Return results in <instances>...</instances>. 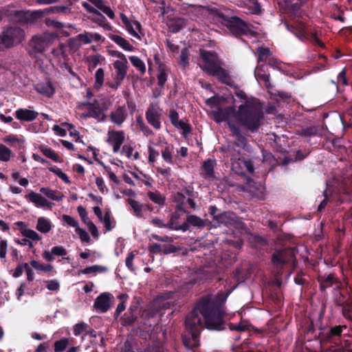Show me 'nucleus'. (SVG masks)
I'll return each mask as SVG.
<instances>
[{
	"label": "nucleus",
	"instance_id": "obj_39",
	"mask_svg": "<svg viewBox=\"0 0 352 352\" xmlns=\"http://www.w3.org/2000/svg\"><path fill=\"white\" fill-rule=\"evenodd\" d=\"M101 222L104 223L107 231H110L116 226V221L109 211L105 212Z\"/></svg>",
	"mask_w": 352,
	"mask_h": 352
},
{
	"label": "nucleus",
	"instance_id": "obj_54",
	"mask_svg": "<svg viewBox=\"0 0 352 352\" xmlns=\"http://www.w3.org/2000/svg\"><path fill=\"white\" fill-rule=\"evenodd\" d=\"M77 211H78L82 221L84 222V223L87 225V224H89V223L91 222V221H90L88 217L87 212L84 207H82L81 206H78L77 208Z\"/></svg>",
	"mask_w": 352,
	"mask_h": 352
},
{
	"label": "nucleus",
	"instance_id": "obj_51",
	"mask_svg": "<svg viewBox=\"0 0 352 352\" xmlns=\"http://www.w3.org/2000/svg\"><path fill=\"white\" fill-rule=\"evenodd\" d=\"M258 54V60L261 62L266 61L267 57L270 55V50L267 47H260L257 50Z\"/></svg>",
	"mask_w": 352,
	"mask_h": 352
},
{
	"label": "nucleus",
	"instance_id": "obj_2",
	"mask_svg": "<svg viewBox=\"0 0 352 352\" xmlns=\"http://www.w3.org/2000/svg\"><path fill=\"white\" fill-rule=\"evenodd\" d=\"M212 114L217 122L237 123L252 132L259 128L263 118L262 107L258 100H247L237 110L233 107L219 108Z\"/></svg>",
	"mask_w": 352,
	"mask_h": 352
},
{
	"label": "nucleus",
	"instance_id": "obj_37",
	"mask_svg": "<svg viewBox=\"0 0 352 352\" xmlns=\"http://www.w3.org/2000/svg\"><path fill=\"white\" fill-rule=\"evenodd\" d=\"M173 146L170 144H166L164 150L162 151V156L163 160L169 164H173Z\"/></svg>",
	"mask_w": 352,
	"mask_h": 352
},
{
	"label": "nucleus",
	"instance_id": "obj_36",
	"mask_svg": "<svg viewBox=\"0 0 352 352\" xmlns=\"http://www.w3.org/2000/svg\"><path fill=\"white\" fill-rule=\"evenodd\" d=\"M30 264L34 270L39 272H50L54 269L53 265L44 264L36 260L31 261Z\"/></svg>",
	"mask_w": 352,
	"mask_h": 352
},
{
	"label": "nucleus",
	"instance_id": "obj_64",
	"mask_svg": "<svg viewBox=\"0 0 352 352\" xmlns=\"http://www.w3.org/2000/svg\"><path fill=\"white\" fill-rule=\"evenodd\" d=\"M342 313L345 318L352 319V306H344L342 309Z\"/></svg>",
	"mask_w": 352,
	"mask_h": 352
},
{
	"label": "nucleus",
	"instance_id": "obj_35",
	"mask_svg": "<svg viewBox=\"0 0 352 352\" xmlns=\"http://www.w3.org/2000/svg\"><path fill=\"white\" fill-rule=\"evenodd\" d=\"M21 234L31 241L36 243L42 239V236L35 230L32 229H23L21 230Z\"/></svg>",
	"mask_w": 352,
	"mask_h": 352
},
{
	"label": "nucleus",
	"instance_id": "obj_55",
	"mask_svg": "<svg viewBox=\"0 0 352 352\" xmlns=\"http://www.w3.org/2000/svg\"><path fill=\"white\" fill-rule=\"evenodd\" d=\"M51 171L53 172L57 177H58L60 179L64 181L67 184H70V180L67 175L64 173L61 169L58 168H52Z\"/></svg>",
	"mask_w": 352,
	"mask_h": 352
},
{
	"label": "nucleus",
	"instance_id": "obj_43",
	"mask_svg": "<svg viewBox=\"0 0 352 352\" xmlns=\"http://www.w3.org/2000/svg\"><path fill=\"white\" fill-rule=\"evenodd\" d=\"M168 71L162 66H160L157 74V84L160 87H163L167 80Z\"/></svg>",
	"mask_w": 352,
	"mask_h": 352
},
{
	"label": "nucleus",
	"instance_id": "obj_56",
	"mask_svg": "<svg viewBox=\"0 0 352 352\" xmlns=\"http://www.w3.org/2000/svg\"><path fill=\"white\" fill-rule=\"evenodd\" d=\"M82 6L89 12L92 13L98 17L102 18L103 19H104V16L98 10L93 8L88 3L84 2L82 3Z\"/></svg>",
	"mask_w": 352,
	"mask_h": 352
},
{
	"label": "nucleus",
	"instance_id": "obj_47",
	"mask_svg": "<svg viewBox=\"0 0 352 352\" xmlns=\"http://www.w3.org/2000/svg\"><path fill=\"white\" fill-rule=\"evenodd\" d=\"M40 150L46 157L53 160L54 162L59 161L58 155L50 148L46 146H41Z\"/></svg>",
	"mask_w": 352,
	"mask_h": 352
},
{
	"label": "nucleus",
	"instance_id": "obj_17",
	"mask_svg": "<svg viewBox=\"0 0 352 352\" xmlns=\"http://www.w3.org/2000/svg\"><path fill=\"white\" fill-rule=\"evenodd\" d=\"M111 121L118 125L121 126L126 120L127 111L124 107H119L115 111L110 113Z\"/></svg>",
	"mask_w": 352,
	"mask_h": 352
},
{
	"label": "nucleus",
	"instance_id": "obj_32",
	"mask_svg": "<svg viewBox=\"0 0 352 352\" xmlns=\"http://www.w3.org/2000/svg\"><path fill=\"white\" fill-rule=\"evenodd\" d=\"M184 224H187L188 227L190 225L194 227L203 228L206 225V221L196 215L191 214L187 216L186 221Z\"/></svg>",
	"mask_w": 352,
	"mask_h": 352
},
{
	"label": "nucleus",
	"instance_id": "obj_12",
	"mask_svg": "<svg viewBox=\"0 0 352 352\" xmlns=\"http://www.w3.org/2000/svg\"><path fill=\"white\" fill-rule=\"evenodd\" d=\"M226 25L234 34H246L250 32V25L237 17L225 20Z\"/></svg>",
	"mask_w": 352,
	"mask_h": 352
},
{
	"label": "nucleus",
	"instance_id": "obj_46",
	"mask_svg": "<svg viewBox=\"0 0 352 352\" xmlns=\"http://www.w3.org/2000/svg\"><path fill=\"white\" fill-rule=\"evenodd\" d=\"M137 125L140 130L146 136L153 135V131L145 124L141 116H138L136 118Z\"/></svg>",
	"mask_w": 352,
	"mask_h": 352
},
{
	"label": "nucleus",
	"instance_id": "obj_11",
	"mask_svg": "<svg viewBox=\"0 0 352 352\" xmlns=\"http://www.w3.org/2000/svg\"><path fill=\"white\" fill-rule=\"evenodd\" d=\"M79 108L87 110V112L82 113L79 115L80 118H85L88 117L94 118L98 122L103 121L105 116L103 113L104 109L99 106V104L96 101L94 103L82 104Z\"/></svg>",
	"mask_w": 352,
	"mask_h": 352
},
{
	"label": "nucleus",
	"instance_id": "obj_45",
	"mask_svg": "<svg viewBox=\"0 0 352 352\" xmlns=\"http://www.w3.org/2000/svg\"><path fill=\"white\" fill-rule=\"evenodd\" d=\"M235 215L230 212H224L218 217V221L226 225H230L234 221Z\"/></svg>",
	"mask_w": 352,
	"mask_h": 352
},
{
	"label": "nucleus",
	"instance_id": "obj_10",
	"mask_svg": "<svg viewBox=\"0 0 352 352\" xmlns=\"http://www.w3.org/2000/svg\"><path fill=\"white\" fill-rule=\"evenodd\" d=\"M120 18L127 32L138 41H141L144 33L141 24L137 21H131L124 14H120Z\"/></svg>",
	"mask_w": 352,
	"mask_h": 352
},
{
	"label": "nucleus",
	"instance_id": "obj_16",
	"mask_svg": "<svg viewBox=\"0 0 352 352\" xmlns=\"http://www.w3.org/2000/svg\"><path fill=\"white\" fill-rule=\"evenodd\" d=\"M76 40L83 44H89L94 41H103L104 38L98 33L85 32L77 35Z\"/></svg>",
	"mask_w": 352,
	"mask_h": 352
},
{
	"label": "nucleus",
	"instance_id": "obj_63",
	"mask_svg": "<svg viewBox=\"0 0 352 352\" xmlns=\"http://www.w3.org/2000/svg\"><path fill=\"white\" fill-rule=\"evenodd\" d=\"M170 120L173 126H175L181 120H179V114L174 110H171L169 115Z\"/></svg>",
	"mask_w": 352,
	"mask_h": 352
},
{
	"label": "nucleus",
	"instance_id": "obj_42",
	"mask_svg": "<svg viewBox=\"0 0 352 352\" xmlns=\"http://www.w3.org/2000/svg\"><path fill=\"white\" fill-rule=\"evenodd\" d=\"M3 141L11 146H20L24 143L23 138H19L17 135L13 134L6 136L3 139Z\"/></svg>",
	"mask_w": 352,
	"mask_h": 352
},
{
	"label": "nucleus",
	"instance_id": "obj_25",
	"mask_svg": "<svg viewBox=\"0 0 352 352\" xmlns=\"http://www.w3.org/2000/svg\"><path fill=\"white\" fill-rule=\"evenodd\" d=\"M110 38L124 51L133 52L135 49L134 47L130 44L129 41L119 35H111Z\"/></svg>",
	"mask_w": 352,
	"mask_h": 352
},
{
	"label": "nucleus",
	"instance_id": "obj_57",
	"mask_svg": "<svg viewBox=\"0 0 352 352\" xmlns=\"http://www.w3.org/2000/svg\"><path fill=\"white\" fill-rule=\"evenodd\" d=\"M52 253H54V256H64L67 254V251L63 246H54L52 248Z\"/></svg>",
	"mask_w": 352,
	"mask_h": 352
},
{
	"label": "nucleus",
	"instance_id": "obj_7",
	"mask_svg": "<svg viewBox=\"0 0 352 352\" xmlns=\"http://www.w3.org/2000/svg\"><path fill=\"white\" fill-rule=\"evenodd\" d=\"M113 65L116 70V74L113 82L109 83V87L111 89H117L126 75L128 60L127 59L116 60H114Z\"/></svg>",
	"mask_w": 352,
	"mask_h": 352
},
{
	"label": "nucleus",
	"instance_id": "obj_61",
	"mask_svg": "<svg viewBox=\"0 0 352 352\" xmlns=\"http://www.w3.org/2000/svg\"><path fill=\"white\" fill-rule=\"evenodd\" d=\"M135 258V254L134 252H130L126 258V266L128 267V269L131 271H134V267L133 265V261Z\"/></svg>",
	"mask_w": 352,
	"mask_h": 352
},
{
	"label": "nucleus",
	"instance_id": "obj_1",
	"mask_svg": "<svg viewBox=\"0 0 352 352\" xmlns=\"http://www.w3.org/2000/svg\"><path fill=\"white\" fill-rule=\"evenodd\" d=\"M230 294H219L215 298H203L195 309L186 316V332L183 342L188 349H193L199 345V334L204 327L201 316L205 320V326L210 330H220L225 314L223 304Z\"/></svg>",
	"mask_w": 352,
	"mask_h": 352
},
{
	"label": "nucleus",
	"instance_id": "obj_44",
	"mask_svg": "<svg viewBox=\"0 0 352 352\" xmlns=\"http://www.w3.org/2000/svg\"><path fill=\"white\" fill-rule=\"evenodd\" d=\"M107 270V268L104 266H100L98 265H94L90 267H87L82 270V274H96L98 273L103 272Z\"/></svg>",
	"mask_w": 352,
	"mask_h": 352
},
{
	"label": "nucleus",
	"instance_id": "obj_18",
	"mask_svg": "<svg viewBox=\"0 0 352 352\" xmlns=\"http://www.w3.org/2000/svg\"><path fill=\"white\" fill-rule=\"evenodd\" d=\"M38 113L32 109H19L15 111V117L21 121L31 122L35 120Z\"/></svg>",
	"mask_w": 352,
	"mask_h": 352
},
{
	"label": "nucleus",
	"instance_id": "obj_9",
	"mask_svg": "<svg viewBox=\"0 0 352 352\" xmlns=\"http://www.w3.org/2000/svg\"><path fill=\"white\" fill-rule=\"evenodd\" d=\"M163 110L160 108L158 102H152L146 111V119L147 122L155 129L161 128V116Z\"/></svg>",
	"mask_w": 352,
	"mask_h": 352
},
{
	"label": "nucleus",
	"instance_id": "obj_34",
	"mask_svg": "<svg viewBox=\"0 0 352 352\" xmlns=\"http://www.w3.org/2000/svg\"><path fill=\"white\" fill-rule=\"evenodd\" d=\"M254 76L258 82L263 81L267 87L270 86V74L263 72L262 68L256 67L254 71Z\"/></svg>",
	"mask_w": 352,
	"mask_h": 352
},
{
	"label": "nucleus",
	"instance_id": "obj_29",
	"mask_svg": "<svg viewBox=\"0 0 352 352\" xmlns=\"http://www.w3.org/2000/svg\"><path fill=\"white\" fill-rule=\"evenodd\" d=\"M40 191L47 198L53 201H61L64 197V195L60 192L52 190L49 188H41Z\"/></svg>",
	"mask_w": 352,
	"mask_h": 352
},
{
	"label": "nucleus",
	"instance_id": "obj_50",
	"mask_svg": "<svg viewBox=\"0 0 352 352\" xmlns=\"http://www.w3.org/2000/svg\"><path fill=\"white\" fill-rule=\"evenodd\" d=\"M76 233L79 236L80 241L83 243H89L90 236L88 232L80 227L76 230Z\"/></svg>",
	"mask_w": 352,
	"mask_h": 352
},
{
	"label": "nucleus",
	"instance_id": "obj_62",
	"mask_svg": "<svg viewBox=\"0 0 352 352\" xmlns=\"http://www.w3.org/2000/svg\"><path fill=\"white\" fill-rule=\"evenodd\" d=\"M86 330V324L83 322L76 324L74 327V334L78 336Z\"/></svg>",
	"mask_w": 352,
	"mask_h": 352
},
{
	"label": "nucleus",
	"instance_id": "obj_26",
	"mask_svg": "<svg viewBox=\"0 0 352 352\" xmlns=\"http://www.w3.org/2000/svg\"><path fill=\"white\" fill-rule=\"evenodd\" d=\"M179 217V214L175 212L172 214L171 218L168 223V228L174 230H182L186 231L188 230V226L187 224H180L177 222V219Z\"/></svg>",
	"mask_w": 352,
	"mask_h": 352
},
{
	"label": "nucleus",
	"instance_id": "obj_53",
	"mask_svg": "<svg viewBox=\"0 0 352 352\" xmlns=\"http://www.w3.org/2000/svg\"><path fill=\"white\" fill-rule=\"evenodd\" d=\"M176 128L181 129L184 135H188L191 131L190 126L186 122L181 120L175 126Z\"/></svg>",
	"mask_w": 352,
	"mask_h": 352
},
{
	"label": "nucleus",
	"instance_id": "obj_24",
	"mask_svg": "<svg viewBox=\"0 0 352 352\" xmlns=\"http://www.w3.org/2000/svg\"><path fill=\"white\" fill-rule=\"evenodd\" d=\"M129 204L132 208L135 215L138 217H143L144 212L150 209L149 205L141 204L132 199H129Z\"/></svg>",
	"mask_w": 352,
	"mask_h": 352
},
{
	"label": "nucleus",
	"instance_id": "obj_60",
	"mask_svg": "<svg viewBox=\"0 0 352 352\" xmlns=\"http://www.w3.org/2000/svg\"><path fill=\"white\" fill-rule=\"evenodd\" d=\"M27 265L28 263H19L14 271L13 276L14 278H18L21 276L24 270L25 271Z\"/></svg>",
	"mask_w": 352,
	"mask_h": 352
},
{
	"label": "nucleus",
	"instance_id": "obj_30",
	"mask_svg": "<svg viewBox=\"0 0 352 352\" xmlns=\"http://www.w3.org/2000/svg\"><path fill=\"white\" fill-rule=\"evenodd\" d=\"M287 29L292 31L299 39L303 40L307 37V32L304 24L300 23L296 26H289L286 24Z\"/></svg>",
	"mask_w": 352,
	"mask_h": 352
},
{
	"label": "nucleus",
	"instance_id": "obj_38",
	"mask_svg": "<svg viewBox=\"0 0 352 352\" xmlns=\"http://www.w3.org/2000/svg\"><path fill=\"white\" fill-rule=\"evenodd\" d=\"M129 60L133 65L142 74H145L146 72V65L143 60H142L139 57L135 56H129Z\"/></svg>",
	"mask_w": 352,
	"mask_h": 352
},
{
	"label": "nucleus",
	"instance_id": "obj_58",
	"mask_svg": "<svg viewBox=\"0 0 352 352\" xmlns=\"http://www.w3.org/2000/svg\"><path fill=\"white\" fill-rule=\"evenodd\" d=\"M8 243L6 240L0 241V258L5 259L7 255Z\"/></svg>",
	"mask_w": 352,
	"mask_h": 352
},
{
	"label": "nucleus",
	"instance_id": "obj_14",
	"mask_svg": "<svg viewBox=\"0 0 352 352\" xmlns=\"http://www.w3.org/2000/svg\"><path fill=\"white\" fill-rule=\"evenodd\" d=\"M25 198L37 208L51 210L54 206V203L48 201L42 195L34 191H31L30 193L27 194Z\"/></svg>",
	"mask_w": 352,
	"mask_h": 352
},
{
	"label": "nucleus",
	"instance_id": "obj_21",
	"mask_svg": "<svg viewBox=\"0 0 352 352\" xmlns=\"http://www.w3.org/2000/svg\"><path fill=\"white\" fill-rule=\"evenodd\" d=\"M214 161L209 159L205 161L202 166L201 174L205 179L212 181L215 178L214 173Z\"/></svg>",
	"mask_w": 352,
	"mask_h": 352
},
{
	"label": "nucleus",
	"instance_id": "obj_59",
	"mask_svg": "<svg viewBox=\"0 0 352 352\" xmlns=\"http://www.w3.org/2000/svg\"><path fill=\"white\" fill-rule=\"evenodd\" d=\"M148 161L151 163L155 162L156 160V158L159 155V152L157 151H156L151 146H148Z\"/></svg>",
	"mask_w": 352,
	"mask_h": 352
},
{
	"label": "nucleus",
	"instance_id": "obj_23",
	"mask_svg": "<svg viewBox=\"0 0 352 352\" xmlns=\"http://www.w3.org/2000/svg\"><path fill=\"white\" fill-rule=\"evenodd\" d=\"M239 6L244 9V12L247 14H256L261 11L258 3L254 0L242 1Z\"/></svg>",
	"mask_w": 352,
	"mask_h": 352
},
{
	"label": "nucleus",
	"instance_id": "obj_49",
	"mask_svg": "<svg viewBox=\"0 0 352 352\" xmlns=\"http://www.w3.org/2000/svg\"><path fill=\"white\" fill-rule=\"evenodd\" d=\"M68 344L69 340L67 338H63L58 340L54 343V351L63 352Z\"/></svg>",
	"mask_w": 352,
	"mask_h": 352
},
{
	"label": "nucleus",
	"instance_id": "obj_8",
	"mask_svg": "<svg viewBox=\"0 0 352 352\" xmlns=\"http://www.w3.org/2000/svg\"><path fill=\"white\" fill-rule=\"evenodd\" d=\"M6 47L19 44L25 37L24 32L19 27H10L3 32Z\"/></svg>",
	"mask_w": 352,
	"mask_h": 352
},
{
	"label": "nucleus",
	"instance_id": "obj_48",
	"mask_svg": "<svg viewBox=\"0 0 352 352\" xmlns=\"http://www.w3.org/2000/svg\"><path fill=\"white\" fill-rule=\"evenodd\" d=\"M62 219H63V223H65L69 226L74 228L75 231L77 230V228H79L78 221L69 215L63 214L62 217Z\"/></svg>",
	"mask_w": 352,
	"mask_h": 352
},
{
	"label": "nucleus",
	"instance_id": "obj_3",
	"mask_svg": "<svg viewBox=\"0 0 352 352\" xmlns=\"http://www.w3.org/2000/svg\"><path fill=\"white\" fill-rule=\"evenodd\" d=\"M345 325H338L324 329L320 337L322 342L333 344L336 351L352 352V336Z\"/></svg>",
	"mask_w": 352,
	"mask_h": 352
},
{
	"label": "nucleus",
	"instance_id": "obj_4",
	"mask_svg": "<svg viewBox=\"0 0 352 352\" xmlns=\"http://www.w3.org/2000/svg\"><path fill=\"white\" fill-rule=\"evenodd\" d=\"M202 64L201 67L208 74L216 76L223 83L232 86L233 81L228 72L220 67V62L214 53L203 51L201 52Z\"/></svg>",
	"mask_w": 352,
	"mask_h": 352
},
{
	"label": "nucleus",
	"instance_id": "obj_5",
	"mask_svg": "<svg viewBox=\"0 0 352 352\" xmlns=\"http://www.w3.org/2000/svg\"><path fill=\"white\" fill-rule=\"evenodd\" d=\"M57 38L58 35L53 32H45L42 34L35 35L32 38L30 47L41 67H43L44 60H48L47 57L44 56L43 52Z\"/></svg>",
	"mask_w": 352,
	"mask_h": 352
},
{
	"label": "nucleus",
	"instance_id": "obj_40",
	"mask_svg": "<svg viewBox=\"0 0 352 352\" xmlns=\"http://www.w3.org/2000/svg\"><path fill=\"white\" fill-rule=\"evenodd\" d=\"M13 156L14 154L9 148L0 144V161L8 162Z\"/></svg>",
	"mask_w": 352,
	"mask_h": 352
},
{
	"label": "nucleus",
	"instance_id": "obj_33",
	"mask_svg": "<svg viewBox=\"0 0 352 352\" xmlns=\"http://www.w3.org/2000/svg\"><path fill=\"white\" fill-rule=\"evenodd\" d=\"M104 80V72L102 68H98L94 74V89L99 90L103 86Z\"/></svg>",
	"mask_w": 352,
	"mask_h": 352
},
{
	"label": "nucleus",
	"instance_id": "obj_20",
	"mask_svg": "<svg viewBox=\"0 0 352 352\" xmlns=\"http://www.w3.org/2000/svg\"><path fill=\"white\" fill-rule=\"evenodd\" d=\"M53 228L52 221L44 217H40L37 219L36 229L42 234L49 233Z\"/></svg>",
	"mask_w": 352,
	"mask_h": 352
},
{
	"label": "nucleus",
	"instance_id": "obj_6",
	"mask_svg": "<svg viewBox=\"0 0 352 352\" xmlns=\"http://www.w3.org/2000/svg\"><path fill=\"white\" fill-rule=\"evenodd\" d=\"M69 9L66 6H52L47 8L44 9L43 10L36 11L34 12L32 14H30L29 12H25V11H17L15 13L16 17L19 18V20L21 22H26L28 19L31 16H34L35 17L36 16H38L41 14H55V13H67L69 12Z\"/></svg>",
	"mask_w": 352,
	"mask_h": 352
},
{
	"label": "nucleus",
	"instance_id": "obj_27",
	"mask_svg": "<svg viewBox=\"0 0 352 352\" xmlns=\"http://www.w3.org/2000/svg\"><path fill=\"white\" fill-rule=\"evenodd\" d=\"M186 21L183 18H175L170 19L168 23L169 29L174 33L179 32L186 27Z\"/></svg>",
	"mask_w": 352,
	"mask_h": 352
},
{
	"label": "nucleus",
	"instance_id": "obj_52",
	"mask_svg": "<svg viewBox=\"0 0 352 352\" xmlns=\"http://www.w3.org/2000/svg\"><path fill=\"white\" fill-rule=\"evenodd\" d=\"M45 283H46V287L50 291L57 292L59 290L60 283L58 280H56V279L49 280H47L45 282Z\"/></svg>",
	"mask_w": 352,
	"mask_h": 352
},
{
	"label": "nucleus",
	"instance_id": "obj_31",
	"mask_svg": "<svg viewBox=\"0 0 352 352\" xmlns=\"http://www.w3.org/2000/svg\"><path fill=\"white\" fill-rule=\"evenodd\" d=\"M234 137L238 145H244L246 142L245 138L241 134L239 127L236 126L234 124H228Z\"/></svg>",
	"mask_w": 352,
	"mask_h": 352
},
{
	"label": "nucleus",
	"instance_id": "obj_22",
	"mask_svg": "<svg viewBox=\"0 0 352 352\" xmlns=\"http://www.w3.org/2000/svg\"><path fill=\"white\" fill-rule=\"evenodd\" d=\"M67 46L64 43H60L57 47L51 51L52 58L58 62L65 61L67 56Z\"/></svg>",
	"mask_w": 352,
	"mask_h": 352
},
{
	"label": "nucleus",
	"instance_id": "obj_19",
	"mask_svg": "<svg viewBox=\"0 0 352 352\" xmlns=\"http://www.w3.org/2000/svg\"><path fill=\"white\" fill-rule=\"evenodd\" d=\"M36 91L47 97H51L54 94V87L50 80H45L35 85Z\"/></svg>",
	"mask_w": 352,
	"mask_h": 352
},
{
	"label": "nucleus",
	"instance_id": "obj_28",
	"mask_svg": "<svg viewBox=\"0 0 352 352\" xmlns=\"http://www.w3.org/2000/svg\"><path fill=\"white\" fill-rule=\"evenodd\" d=\"M288 254H291L290 251L277 252L273 254L272 262L276 265H280L289 261L287 256Z\"/></svg>",
	"mask_w": 352,
	"mask_h": 352
},
{
	"label": "nucleus",
	"instance_id": "obj_13",
	"mask_svg": "<svg viewBox=\"0 0 352 352\" xmlns=\"http://www.w3.org/2000/svg\"><path fill=\"white\" fill-rule=\"evenodd\" d=\"M125 138L126 134L123 131L109 130L107 133V142L113 147V152L117 153L120 151Z\"/></svg>",
	"mask_w": 352,
	"mask_h": 352
},
{
	"label": "nucleus",
	"instance_id": "obj_15",
	"mask_svg": "<svg viewBox=\"0 0 352 352\" xmlns=\"http://www.w3.org/2000/svg\"><path fill=\"white\" fill-rule=\"evenodd\" d=\"M113 296L108 292L99 295L95 300L94 308L98 312L105 313L111 307Z\"/></svg>",
	"mask_w": 352,
	"mask_h": 352
},
{
	"label": "nucleus",
	"instance_id": "obj_41",
	"mask_svg": "<svg viewBox=\"0 0 352 352\" xmlns=\"http://www.w3.org/2000/svg\"><path fill=\"white\" fill-rule=\"evenodd\" d=\"M148 197L155 204L163 206L165 198L157 191H150L148 192Z\"/></svg>",
	"mask_w": 352,
	"mask_h": 352
}]
</instances>
